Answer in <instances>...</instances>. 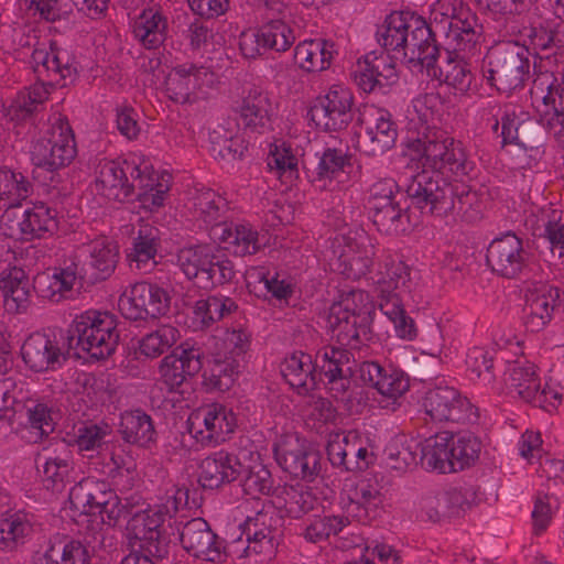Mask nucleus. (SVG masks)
I'll list each match as a JSON object with an SVG mask.
<instances>
[{
    "label": "nucleus",
    "mask_w": 564,
    "mask_h": 564,
    "mask_svg": "<svg viewBox=\"0 0 564 564\" xmlns=\"http://www.w3.org/2000/svg\"><path fill=\"white\" fill-rule=\"evenodd\" d=\"M528 48L517 42H501L486 55L485 77L499 91L512 93L522 88L530 74Z\"/></svg>",
    "instance_id": "7"
},
{
    "label": "nucleus",
    "mask_w": 564,
    "mask_h": 564,
    "mask_svg": "<svg viewBox=\"0 0 564 564\" xmlns=\"http://www.w3.org/2000/svg\"><path fill=\"white\" fill-rule=\"evenodd\" d=\"M33 185L21 172L0 169V202L7 208L17 207L32 193Z\"/></svg>",
    "instance_id": "53"
},
{
    "label": "nucleus",
    "mask_w": 564,
    "mask_h": 564,
    "mask_svg": "<svg viewBox=\"0 0 564 564\" xmlns=\"http://www.w3.org/2000/svg\"><path fill=\"white\" fill-rule=\"evenodd\" d=\"M359 122L362 128L359 148L365 154L382 155L394 147L398 131L388 110L367 105L360 111Z\"/></svg>",
    "instance_id": "12"
},
{
    "label": "nucleus",
    "mask_w": 564,
    "mask_h": 564,
    "mask_svg": "<svg viewBox=\"0 0 564 564\" xmlns=\"http://www.w3.org/2000/svg\"><path fill=\"white\" fill-rule=\"evenodd\" d=\"M32 532L26 514L14 512L0 520V547L14 550Z\"/></svg>",
    "instance_id": "60"
},
{
    "label": "nucleus",
    "mask_w": 564,
    "mask_h": 564,
    "mask_svg": "<svg viewBox=\"0 0 564 564\" xmlns=\"http://www.w3.org/2000/svg\"><path fill=\"white\" fill-rule=\"evenodd\" d=\"M87 272L75 260H72L65 267L55 269L53 274H45L39 278L37 289L41 296L51 301L58 302L70 292L77 280L84 279Z\"/></svg>",
    "instance_id": "39"
},
{
    "label": "nucleus",
    "mask_w": 564,
    "mask_h": 564,
    "mask_svg": "<svg viewBox=\"0 0 564 564\" xmlns=\"http://www.w3.org/2000/svg\"><path fill=\"white\" fill-rule=\"evenodd\" d=\"M505 383L513 398H519L533 405H543L547 400V391L541 390V380L536 367L528 360H516L509 364L505 373Z\"/></svg>",
    "instance_id": "25"
},
{
    "label": "nucleus",
    "mask_w": 564,
    "mask_h": 564,
    "mask_svg": "<svg viewBox=\"0 0 564 564\" xmlns=\"http://www.w3.org/2000/svg\"><path fill=\"white\" fill-rule=\"evenodd\" d=\"M481 443L473 435H451V463L453 473L474 464L480 454Z\"/></svg>",
    "instance_id": "62"
},
{
    "label": "nucleus",
    "mask_w": 564,
    "mask_h": 564,
    "mask_svg": "<svg viewBox=\"0 0 564 564\" xmlns=\"http://www.w3.org/2000/svg\"><path fill=\"white\" fill-rule=\"evenodd\" d=\"M171 297L158 284L139 282L127 289L119 297L121 314L131 321H145L165 315L170 310Z\"/></svg>",
    "instance_id": "11"
},
{
    "label": "nucleus",
    "mask_w": 564,
    "mask_h": 564,
    "mask_svg": "<svg viewBox=\"0 0 564 564\" xmlns=\"http://www.w3.org/2000/svg\"><path fill=\"white\" fill-rule=\"evenodd\" d=\"M421 516L432 522L459 517L470 508L467 492L459 489H449L440 492H430L420 500Z\"/></svg>",
    "instance_id": "31"
},
{
    "label": "nucleus",
    "mask_w": 564,
    "mask_h": 564,
    "mask_svg": "<svg viewBox=\"0 0 564 564\" xmlns=\"http://www.w3.org/2000/svg\"><path fill=\"white\" fill-rule=\"evenodd\" d=\"M180 540L183 549L197 558L215 563L224 557L221 543L202 518L187 521L182 527Z\"/></svg>",
    "instance_id": "26"
},
{
    "label": "nucleus",
    "mask_w": 564,
    "mask_h": 564,
    "mask_svg": "<svg viewBox=\"0 0 564 564\" xmlns=\"http://www.w3.org/2000/svg\"><path fill=\"white\" fill-rule=\"evenodd\" d=\"M421 464L429 469L440 473H453L451 463V434L447 432L436 434L420 444Z\"/></svg>",
    "instance_id": "48"
},
{
    "label": "nucleus",
    "mask_w": 564,
    "mask_h": 564,
    "mask_svg": "<svg viewBox=\"0 0 564 564\" xmlns=\"http://www.w3.org/2000/svg\"><path fill=\"white\" fill-rule=\"evenodd\" d=\"M412 204L431 215H455L467 223L481 217V203L476 192L462 183L447 182L435 172L421 171L406 187Z\"/></svg>",
    "instance_id": "2"
},
{
    "label": "nucleus",
    "mask_w": 564,
    "mask_h": 564,
    "mask_svg": "<svg viewBox=\"0 0 564 564\" xmlns=\"http://www.w3.org/2000/svg\"><path fill=\"white\" fill-rule=\"evenodd\" d=\"M153 185V166L141 154L130 153L123 161H102L96 176L97 192L109 200L124 202L135 187Z\"/></svg>",
    "instance_id": "5"
},
{
    "label": "nucleus",
    "mask_w": 564,
    "mask_h": 564,
    "mask_svg": "<svg viewBox=\"0 0 564 564\" xmlns=\"http://www.w3.org/2000/svg\"><path fill=\"white\" fill-rule=\"evenodd\" d=\"M330 264L347 279L358 280L370 272L376 254V241L367 232L336 237L332 242Z\"/></svg>",
    "instance_id": "8"
},
{
    "label": "nucleus",
    "mask_w": 564,
    "mask_h": 564,
    "mask_svg": "<svg viewBox=\"0 0 564 564\" xmlns=\"http://www.w3.org/2000/svg\"><path fill=\"white\" fill-rule=\"evenodd\" d=\"M169 19L164 10L154 4L143 9L132 23L134 39L145 50H156L166 40Z\"/></svg>",
    "instance_id": "32"
},
{
    "label": "nucleus",
    "mask_w": 564,
    "mask_h": 564,
    "mask_svg": "<svg viewBox=\"0 0 564 564\" xmlns=\"http://www.w3.org/2000/svg\"><path fill=\"white\" fill-rule=\"evenodd\" d=\"M21 415L23 437L30 443H39L54 431L53 412L45 403H21Z\"/></svg>",
    "instance_id": "41"
},
{
    "label": "nucleus",
    "mask_w": 564,
    "mask_h": 564,
    "mask_svg": "<svg viewBox=\"0 0 564 564\" xmlns=\"http://www.w3.org/2000/svg\"><path fill=\"white\" fill-rule=\"evenodd\" d=\"M369 210L372 213V221L379 231L386 235H398L405 230L408 216L399 203Z\"/></svg>",
    "instance_id": "64"
},
{
    "label": "nucleus",
    "mask_w": 564,
    "mask_h": 564,
    "mask_svg": "<svg viewBox=\"0 0 564 564\" xmlns=\"http://www.w3.org/2000/svg\"><path fill=\"white\" fill-rule=\"evenodd\" d=\"M349 166L350 159L341 150L326 149L321 156L314 185L319 189H334Z\"/></svg>",
    "instance_id": "50"
},
{
    "label": "nucleus",
    "mask_w": 564,
    "mask_h": 564,
    "mask_svg": "<svg viewBox=\"0 0 564 564\" xmlns=\"http://www.w3.org/2000/svg\"><path fill=\"white\" fill-rule=\"evenodd\" d=\"M32 161L36 166L48 171H55L68 166L77 155L76 143L47 145L43 142H34L32 147Z\"/></svg>",
    "instance_id": "51"
},
{
    "label": "nucleus",
    "mask_w": 564,
    "mask_h": 564,
    "mask_svg": "<svg viewBox=\"0 0 564 564\" xmlns=\"http://www.w3.org/2000/svg\"><path fill=\"white\" fill-rule=\"evenodd\" d=\"M354 355L350 349L330 345L317 351L315 364L325 378L352 373Z\"/></svg>",
    "instance_id": "54"
},
{
    "label": "nucleus",
    "mask_w": 564,
    "mask_h": 564,
    "mask_svg": "<svg viewBox=\"0 0 564 564\" xmlns=\"http://www.w3.org/2000/svg\"><path fill=\"white\" fill-rule=\"evenodd\" d=\"M176 264L188 280L204 289L231 282L236 276L232 261L208 243L181 248L176 253Z\"/></svg>",
    "instance_id": "6"
},
{
    "label": "nucleus",
    "mask_w": 564,
    "mask_h": 564,
    "mask_svg": "<svg viewBox=\"0 0 564 564\" xmlns=\"http://www.w3.org/2000/svg\"><path fill=\"white\" fill-rule=\"evenodd\" d=\"M355 84L365 93L383 90L397 82L398 74L393 57L387 53L373 52L357 61L351 70Z\"/></svg>",
    "instance_id": "21"
},
{
    "label": "nucleus",
    "mask_w": 564,
    "mask_h": 564,
    "mask_svg": "<svg viewBox=\"0 0 564 564\" xmlns=\"http://www.w3.org/2000/svg\"><path fill=\"white\" fill-rule=\"evenodd\" d=\"M562 303V292L550 284L529 289L523 307V323L528 330H542L552 319L554 311Z\"/></svg>",
    "instance_id": "24"
},
{
    "label": "nucleus",
    "mask_w": 564,
    "mask_h": 564,
    "mask_svg": "<svg viewBox=\"0 0 564 564\" xmlns=\"http://www.w3.org/2000/svg\"><path fill=\"white\" fill-rule=\"evenodd\" d=\"M31 63L36 78L48 84L50 87L66 86L67 79L72 80L76 73L67 51L57 47L54 43L34 48Z\"/></svg>",
    "instance_id": "19"
},
{
    "label": "nucleus",
    "mask_w": 564,
    "mask_h": 564,
    "mask_svg": "<svg viewBox=\"0 0 564 564\" xmlns=\"http://www.w3.org/2000/svg\"><path fill=\"white\" fill-rule=\"evenodd\" d=\"M468 56H464L462 53L455 52V55L447 52L446 58L438 63L432 64L426 75L440 82L447 84L453 87L459 94H465L470 89L474 80V75L466 62Z\"/></svg>",
    "instance_id": "35"
},
{
    "label": "nucleus",
    "mask_w": 564,
    "mask_h": 564,
    "mask_svg": "<svg viewBox=\"0 0 564 564\" xmlns=\"http://www.w3.org/2000/svg\"><path fill=\"white\" fill-rule=\"evenodd\" d=\"M454 51L464 56L474 57L480 53L484 29L471 9L465 4L458 8L454 21L448 28Z\"/></svg>",
    "instance_id": "30"
},
{
    "label": "nucleus",
    "mask_w": 564,
    "mask_h": 564,
    "mask_svg": "<svg viewBox=\"0 0 564 564\" xmlns=\"http://www.w3.org/2000/svg\"><path fill=\"white\" fill-rule=\"evenodd\" d=\"M187 422L189 433L203 445L225 442L237 426L234 412L219 403L195 410Z\"/></svg>",
    "instance_id": "13"
},
{
    "label": "nucleus",
    "mask_w": 564,
    "mask_h": 564,
    "mask_svg": "<svg viewBox=\"0 0 564 564\" xmlns=\"http://www.w3.org/2000/svg\"><path fill=\"white\" fill-rule=\"evenodd\" d=\"M202 369L200 348L189 343L182 344L164 357L160 366L162 382L170 392H176L183 383Z\"/></svg>",
    "instance_id": "23"
},
{
    "label": "nucleus",
    "mask_w": 564,
    "mask_h": 564,
    "mask_svg": "<svg viewBox=\"0 0 564 564\" xmlns=\"http://www.w3.org/2000/svg\"><path fill=\"white\" fill-rule=\"evenodd\" d=\"M442 108L441 96L434 93L420 95L412 101L409 149L419 154L422 165L431 172L442 176L445 171L467 175L471 167L465 148L438 127Z\"/></svg>",
    "instance_id": "1"
},
{
    "label": "nucleus",
    "mask_w": 564,
    "mask_h": 564,
    "mask_svg": "<svg viewBox=\"0 0 564 564\" xmlns=\"http://www.w3.org/2000/svg\"><path fill=\"white\" fill-rule=\"evenodd\" d=\"M215 239L226 245L236 256L254 254L261 247L259 232L250 224L225 223L214 229Z\"/></svg>",
    "instance_id": "36"
},
{
    "label": "nucleus",
    "mask_w": 564,
    "mask_h": 564,
    "mask_svg": "<svg viewBox=\"0 0 564 564\" xmlns=\"http://www.w3.org/2000/svg\"><path fill=\"white\" fill-rule=\"evenodd\" d=\"M365 297V292L351 291L330 306L327 322L332 338L338 346L350 350L359 349L369 339V327L359 323L360 315L356 305Z\"/></svg>",
    "instance_id": "9"
},
{
    "label": "nucleus",
    "mask_w": 564,
    "mask_h": 564,
    "mask_svg": "<svg viewBox=\"0 0 564 564\" xmlns=\"http://www.w3.org/2000/svg\"><path fill=\"white\" fill-rule=\"evenodd\" d=\"M377 40L393 59H402L421 70L437 62L438 47L432 30L421 18L410 12H393L377 31Z\"/></svg>",
    "instance_id": "3"
},
{
    "label": "nucleus",
    "mask_w": 564,
    "mask_h": 564,
    "mask_svg": "<svg viewBox=\"0 0 564 564\" xmlns=\"http://www.w3.org/2000/svg\"><path fill=\"white\" fill-rule=\"evenodd\" d=\"M267 164L270 171L275 172L280 178H285V182H291L297 176L299 159L285 141L270 145Z\"/></svg>",
    "instance_id": "59"
},
{
    "label": "nucleus",
    "mask_w": 564,
    "mask_h": 564,
    "mask_svg": "<svg viewBox=\"0 0 564 564\" xmlns=\"http://www.w3.org/2000/svg\"><path fill=\"white\" fill-rule=\"evenodd\" d=\"M275 457L281 467L290 475L312 481L321 471V456L317 451L305 448L297 440L283 442L275 448Z\"/></svg>",
    "instance_id": "27"
},
{
    "label": "nucleus",
    "mask_w": 564,
    "mask_h": 564,
    "mask_svg": "<svg viewBox=\"0 0 564 564\" xmlns=\"http://www.w3.org/2000/svg\"><path fill=\"white\" fill-rule=\"evenodd\" d=\"M90 514H99L102 524L115 525L127 512L126 506L108 482L90 478Z\"/></svg>",
    "instance_id": "40"
},
{
    "label": "nucleus",
    "mask_w": 564,
    "mask_h": 564,
    "mask_svg": "<svg viewBox=\"0 0 564 564\" xmlns=\"http://www.w3.org/2000/svg\"><path fill=\"white\" fill-rule=\"evenodd\" d=\"M21 355L24 362L37 372L54 370L63 358L55 335L46 333L31 334L22 345Z\"/></svg>",
    "instance_id": "29"
},
{
    "label": "nucleus",
    "mask_w": 564,
    "mask_h": 564,
    "mask_svg": "<svg viewBox=\"0 0 564 564\" xmlns=\"http://www.w3.org/2000/svg\"><path fill=\"white\" fill-rule=\"evenodd\" d=\"M119 432L124 442L139 446H148L156 436L151 416L139 409L121 414Z\"/></svg>",
    "instance_id": "45"
},
{
    "label": "nucleus",
    "mask_w": 564,
    "mask_h": 564,
    "mask_svg": "<svg viewBox=\"0 0 564 564\" xmlns=\"http://www.w3.org/2000/svg\"><path fill=\"white\" fill-rule=\"evenodd\" d=\"M420 443L405 435H398L386 447L387 464L391 469L405 471L417 465Z\"/></svg>",
    "instance_id": "55"
},
{
    "label": "nucleus",
    "mask_w": 564,
    "mask_h": 564,
    "mask_svg": "<svg viewBox=\"0 0 564 564\" xmlns=\"http://www.w3.org/2000/svg\"><path fill=\"white\" fill-rule=\"evenodd\" d=\"M245 130L263 134L273 130L276 108L270 95L259 87L250 88L236 108Z\"/></svg>",
    "instance_id": "22"
},
{
    "label": "nucleus",
    "mask_w": 564,
    "mask_h": 564,
    "mask_svg": "<svg viewBox=\"0 0 564 564\" xmlns=\"http://www.w3.org/2000/svg\"><path fill=\"white\" fill-rule=\"evenodd\" d=\"M84 249L94 280H106L115 272L119 260V246L113 239L99 236L90 240Z\"/></svg>",
    "instance_id": "37"
},
{
    "label": "nucleus",
    "mask_w": 564,
    "mask_h": 564,
    "mask_svg": "<svg viewBox=\"0 0 564 564\" xmlns=\"http://www.w3.org/2000/svg\"><path fill=\"white\" fill-rule=\"evenodd\" d=\"M425 414L434 422H475L477 409L452 387H436L426 392L423 400Z\"/></svg>",
    "instance_id": "14"
},
{
    "label": "nucleus",
    "mask_w": 564,
    "mask_h": 564,
    "mask_svg": "<svg viewBox=\"0 0 564 564\" xmlns=\"http://www.w3.org/2000/svg\"><path fill=\"white\" fill-rule=\"evenodd\" d=\"M199 482L204 488L216 489L224 484L235 481L242 473V465L237 456L218 451L200 463Z\"/></svg>",
    "instance_id": "33"
},
{
    "label": "nucleus",
    "mask_w": 564,
    "mask_h": 564,
    "mask_svg": "<svg viewBox=\"0 0 564 564\" xmlns=\"http://www.w3.org/2000/svg\"><path fill=\"white\" fill-rule=\"evenodd\" d=\"M217 83L208 67L183 64L173 67L165 78L166 96L177 104H192L207 95Z\"/></svg>",
    "instance_id": "10"
},
{
    "label": "nucleus",
    "mask_w": 564,
    "mask_h": 564,
    "mask_svg": "<svg viewBox=\"0 0 564 564\" xmlns=\"http://www.w3.org/2000/svg\"><path fill=\"white\" fill-rule=\"evenodd\" d=\"M282 519L271 502L263 503L253 516L247 517L243 524L246 536L269 538L280 541Z\"/></svg>",
    "instance_id": "52"
},
{
    "label": "nucleus",
    "mask_w": 564,
    "mask_h": 564,
    "mask_svg": "<svg viewBox=\"0 0 564 564\" xmlns=\"http://www.w3.org/2000/svg\"><path fill=\"white\" fill-rule=\"evenodd\" d=\"M352 433L333 432L328 436L327 455L330 464L335 467H343L347 471L364 470L359 460H350L352 441H357Z\"/></svg>",
    "instance_id": "57"
},
{
    "label": "nucleus",
    "mask_w": 564,
    "mask_h": 564,
    "mask_svg": "<svg viewBox=\"0 0 564 564\" xmlns=\"http://www.w3.org/2000/svg\"><path fill=\"white\" fill-rule=\"evenodd\" d=\"M164 520L165 516L161 509H149L133 514L127 524L128 535L130 540H134L132 546H138L141 552L150 554L153 558H165L169 554V543L161 531Z\"/></svg>",
    "instance_id": "15"
},
{
    "label": "nucleus",
    "mask_w": 564,
    "mask_h": 564,
    "mask_svg": "<svg viewBox=\"0 0 564 564\" xmlns=\"http://www.w3.org/2000/svg\"><path fill=\"white\" fill-rule=\"evenodd\" d=\"M349 523V518L344 514L314 516L304 521L300 535L308 543H323L337 536Z\"/></svg>",
    "instance_id": "46"
},
{
    "label": "nucleus",
    "mask_w": 564,
    "mask_h": 564,
    "mask_svg": "<svg viewBox=\"0 0 564 564\" xmlns=\"http://www.w3.org/2000/svg\"><path fill=\"white\" fill-rule=\"evenodd\" d=\"M541 119L530 118L522 110L507 108L501 117V135L505 143H516L531 156L541 158L545 150V137L542 130Z\"/></svg>",
    "instance_id": "18"
},
{
    "label": "nucleus",
    "mask_w": 564,
    "mask_h": 564,
    "mask_svg": "<svg viewBox=\"0 0 564 564\" xmlns=\"http://www.w3.org/2000/svg\"><path fill=\"white\" fill-rule=\"evenodd\" d=\"M118 341L117 319L108 312L86 311L68 328V348L79 358L86 355L96 360L106 359L113 354Z\"/></svg>",
    "instance_id": "4"
},
{
    "label": "nucleus",
    "mask_w": 564,
    "mask_h": 564,
    "mask_svg": "<svg viewBox=\"0 0 564 564\" xmlns=\"http://www.w3.org/2000/svg\"><path fill=\"white\" fill-rule=\"evenodd\" d=\"M247 542L241 551L238 547L235 550L237 557L242 561L241 564H268L275 556L280 541L272 536H247Z\"/></svg>",
    "instance_id": "61"
},
{
    "label": "nucleus",
    "mask_w": 564,
    "mask_h": 564,
    "mask_svg": "<svg viewBox=\"0 0 564 564\" xmlns=\"http://www.w3.org/2000/svg\"><path fill=\"white\" fill-rule=\"evenodd\" d=\"M11 380L0 382V440L21 432V402L10 392Z\"/></svg>",
    "instance_id": "56"
},
{
    "label": "nucleus",
    "mask_w": 564,
    "mask_h": 564,
    "mask_svg": "<svg viewBox=\"0 0 564 564\" xmlns=\"http://www.w3.org/2000/svg\"><path fill=\"white\" fill-rule=\"evenodd\" d=\"M354 97L349 88L333 85L311 108V119L324 131H339L351 121Z\"/></svg>",
    "instance_id": "16"
},
{
    "label": "nucleus",
    "mask_w": 564,
    "mask_h": 564,
    "mask_svg": "<svg viewBox=\"0 0 564 564\" xmlns=\"http://www.w3.org/2000/svg\"><path fill=\"white\" fill-rule=\"evenodd\" d=\"M237 308V303L224 295H212L198 300L193 308L194 324L198 329L209 328L216 322L230 316Z\"/></svg>",
    "instance_id": "47"
},
{
    "label": "nucleus",
    "mask_w": 564,
    "mask_h": 564,
    "mask_svg": "<svg viewBox=\"0 0 564 564\" xmlns=\"http://www.w3.org/2000/svg\"><path fill=\"white\" fill-rule=\"evenodd\" d=\"M316 368L311 355L296 351L283 360L281 373L297 393L305 394L315 389L317 384Z\"/></svg>",
    "instance_id": "38"
},
{
    "label": "nucleus",
    "mask_w": 564,
    "mask_h": 564,
    "mask_svg": "<svg viewBox=\"0 0 564 564\" xmlns=\"http://www.w3.org/2000/svg\"><path fill=\"white\" fill-rule=\"evenodd\" d=\"M180 338V332L171 325H162L148 334L140 341V352L150 358H156L167 351Z\"/></svg>",
    "instance_id": "63"
},
{
    "label": "nucleus",
    "mask_w": 564,
    "mask_h": 564,
    "mask_svg": "<svg viewBox=\"0 0 564 564\" xmlns=\"http://www.w3.org/2000/svg\"><path fill=\"white\" fill-rule=\"evenodd\" d=\"M191 212L193 217L209 228L210 235L214 236L215 227L226 223L224 218L227 212V202L210 188L202 189L192 197Z\"/></svg>",
    "instance_id": "42"
},
{
    "label": "nucleus",
    "mask_w": 564,
    "mask_h": 564,
    "mask_svg": "<svg viewBox=\"0 0 564 564\" xmlns=\"http://www.w3.org/2000/svg\"><path fill=\"white\" fill-rule=\"evenodd\" d=\"M156 231L149 225L140 228L132 247L127 252L130 269L149 273L156 265L155 256L159 247Z\"/></svg>",
    "instance_id": "44"
},
{
    "label": "nucleus",
    "mask_w": 564,
    "mask_h": 564,
    "mask_svg": "<svg viewBox=\"0 0 564 564\" xmlns=\"http://www.w3.org/2000/svg\"><path fill=\"white\" fill-rule=\"evenodd\" d=\"M382 276L378 280L379 293L410 292L411 273L409 265L402 260L388 256L384 260Z\"/></svg>",
    "instance_id": "58"
},
{
    "label": "nucleus",
    "mask_w": 564,
    "mask_h": 564,
    "mask_svg": "<svg viewBox=\"0 0 564 564\" xmlns=\"http://www.w3.org/2000/svg\"><path fill=\"white\" fill-rule=\"evenodd\" d=\"M530 95L539 115L564 116V68L558 74L550 70L538 73Z\"/></svg>",
    "instance_id": "28"
},
{
    "label": "nucleus",
    "mask_w": 564,
    "mask_h": 564,
    "mask_svg": "<svg viewBox=\"0 0 564 564\" xmlns=\"http://www.w3.org/2000/svg\"><path fill=\"white\" fill-rule=\"evenodd\" d=\"M334 43L324 39L306 40L294 50L295 64L305 72L327 69L334 58Z\"/></svg>",
    "instance_id": "43"
},
{
    "label": "nucleus",
    "mask_w": 564,
    "mask_h": 564,
    "mask_svg": "<svg viewBox=\"0 0 564 564\" xmlns=\"http://www.w3.org/2000/svg\"><path fill=\"white\" fill-rule=\"evenodd\" d=\"M486 261L496 274L514 279L528 267L530 252L524 248L520 237L513 232H507L490 242Z\"/></svg>",
    "instance_id": "17"
},
{
    "label": "nucleus",
    "mask_w": 564,
    "mask_h": 564,
    "mask_svg": "<svg viewBox=\"0 0 564 564\" xmlns=\"http://www.w3.org/2000/svg\"><path fill=\"white\" fill-rule=\"evenodd\" d=\"M0 290L7 312L20 314L24 313L30 306L33 285L23 269L13 267L2 271Z\"/></svg>",
    "instance_id": "34"
},
{
    "label": "nucleus",
    "mask_w": 564,
    "mask_h": 564,
    "mask_svg": "<svg viewBox=\"0 0 564 564\" xmlns=\"http://www.w3.org/2000/svg\"><path fill=\"white\" fill-rule=\"evenodd\" d=\"M56 210L44 203L34 204L26 209L19 223L22 235L28 238H41L45 234H53L57 229Z\"/></svg>",
    "instance_id": "49"
},
{
    "label": "nucleus",
    "mask_w": 564,
    "mask_h": 564,
    "mask_svg": "<svg viewBox=\"0 0 564 564\" xmlns=\"http://www.w3.org/2000/svg\"><path fill=\"white\" fill-rule=\"evenodd\" d=\"M292 15V7L284 0L265 1L267 22L260 28L264 50L285 52L293 45L295 35L291 29Z\"/></svg>",
    "instance_id": "20"
}]
</instances>
